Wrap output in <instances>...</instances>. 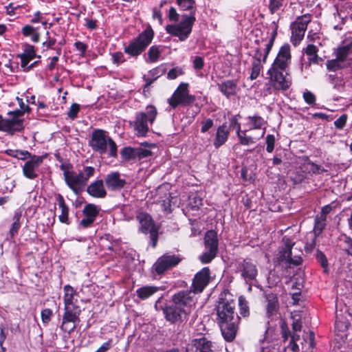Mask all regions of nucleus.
<instances>
[{"label":"nucleus","mask_w":352,"mask_h":352,"mask_svg":"<svg viewBox=\"0 0 352 352\" xmlns=\"http://www.w3.org/2000/svg\"><path fill=\"white\" fill-rule=\"evenodd\" d=\"M235 303L229 293L221 294L217 305V322L224 339L228 342L232 341L236 333L239 320L234 313Z\"/></svg>","instance_id":"1"},{"label":"nucleus","mask_w":352,"mask_h":352,"mask_svg":"<svg viewBox=\"0 0 352 352\" xmlns=\"http://www.w3.org/2000/svg\"><path fill=\"white\" fill-rule=\"evenodd\" d=\"M76 291L70 285L64 287V305L65 312L63 316V322L60 328L64 331L70 333L76 329V323L80 321L79 316L81 310L76 305Z\"/></svg>","instance_id":"2"},{"label":"nucleus","mask_w":352,"mask_h":352,"mask_svg":"<svg viewBox=\"0 0 352 352\" xmlns=\"http://www.w3.org/2000/svg\"><path fill=\"white\" fill-rule=\"evenodd\" d=\"M89 145L100 154L108 153L111 157L117 156L116 144L103 130L96 129L93 131Z\"/></svg>","instance_id":"3"},{"label":"nucleus","mask_w":352,"mask_h":352,"mask_svg":"<svg viewBox=\"0 0 352 352\" xmlns=\"http://www.w3.org/2000/svg\"><path fill=\"white\" fill-rule=\"evenodd\" d=\"M94 168L86 166L79 173L65 170L63 175L65 181L69 188L74 193L78 194L82 190L89 179L94 175Z\"/></svg>","instance_id":"4"},{"label":"nucleus","mask_w":352,"mask_h":352,"mask_svg":"<svg viewBox=\"0 0 352 352\" xmlns=\"http://www.w3.org/2000/svg\"><path fill=\"white\" fill-rule=\"evenodd\" d=\"M157 114L156 108L153 105L146 107L145 111L136 114L135 120L130 123L135 133L139 137L146 135L149 131V125H152Z\"/></svg>","instance_id":"5"},{"label":"nucleus","mask_w":352,"mask_h":352,"mask_svg":"<svg viewBox=\"0 0 352 352\" xmlns=\"http://www.w3.org/2000/svg\"><path fill=\"white\" fill-rule=\"evenodd\" d=\"M269 76L270 87L267 89L269 93H272V90L275 91H286L292 85V80L288 69H278L270 67L267 71Z\"/></svg>","instance_id":"6"},{"label":"nucleus","mask_w":352,"mask_h":352,"mask_svg":"<svg viewBox=\"0 0 352 352\" xmlns=\"http://www.w3.org/2000/svg\"><path fill=\"white\" fill-rule=\"evenodd\" d=\"M153 36V30L150 26L147 27L124 48V52L133 56L140 55L150 45Z\"/></svg>","instance_id":"7"},{"label":"nucleus","mask_w":352,"mask_h":352,"mask_svg":"<svg viewBox=\"0 0 352 352\" xmlns=\"http://www.w3.org/2000/svg\"><path fill=\"white\" fill-rule=\"evenodd\" d=\"M195 21L196 18L193 15L184 14L179 23L166 25V30L168 34L178 37L179 41H184L190 34Z\"/></svg>","instance_id":"8"},{"label":"nucleus","mask_w":352,"mask_h":352,"mask_svg":"<svg viewBox=\"0 0 352 352\" xmlns=\"http://www.w3.org/2000/svg\"><path fill=\"white\" fill-rule=\"evenodd\" d=\"M8 116V118H3L0 115V131L13 134L24 129L23 111H9Z\"/></svg>","instance_id":"9"},{"label":"nucleus","mask_w":352,"mask_h":352,"mask_svg":"<svg viewBox=\"0 0 352 352\" xmlns=\"http://www.w3.org/2000/svg\"><path fill=\"white\" fill-rule=\"evenodd\" d=\"M311 21V15L304 14L298 16L291 25L292 42L297 45L303 38L307 24Z\"/></svg>","instance_id":"10"},{"label":"nucleus","mask_w":352,"mask_h":352,"mask_svg":"<svg viewBox=\"0 0 352 352\" xmlns=\"http://www.w3.org/2000/svg\"><path fill=\"white\" fill-rule=\"evenodd\" d=\"M283 241L285 248L280 250L278 259L280 262H284L288 265H298L302 262V258L299 255L292 256V249L295 243L289 238L284 236Z\"/></svg>","instance_id":"11"},{"label":"nucleus","mask_w":352,"mask_h":352,"mask_svg":"<svg viewBox=\"0 0 352 352\" xmlns=\"http://www.w3.org/2000/svg\"><path fill=\"white\" fill-rule=\"evenodd\" d=\"M140 223V230L145 234L149 233L153 248L156 246L157 241V228L155 226L151 216L146 213H140L137 217Z\"/></svg>","instance_id":"12"},{"label":"nucleus","mask_w":352,"mask_h":352,"mask_svg":"<svg viewBox=\"0 0 352 352\" xmlns=\"http://www.w3.org/2000/svg\"><path fill=\"white\" fill-rule=\"evenodd\" d=\"M194 100L195 97L188 94V84L182 83L169 100V104L173 108H175L179 104H189Z\"/></svg>","instance_id":"13"},{"label":"nucleus","mask_w":352,"mask_h":352,"mask_svg":"<svg viewBox=\"0 0 352 352\" xmlns=\"http://www.w3.org/2000/svg\"><path fill=\"white\" fill-rule=\"evenodd\" d=\"M182 261L178 255L165 254L155 263L153 267L157 274H162L166 270L176 266Z\"/></svg>","instance_id":"14"},{"label":"nucleus","mask_w":352,"mask_h":352,"mask_svg":"<svg viewBox=\"0 0 352 352\" xmlns=\"http://www.w3.org/2000/svg\"><path fill=\"white\" fill-rule=\"evenodd\" d=\"M272 25L273 32L272 38L268 41H261V44H259L258 47L255 50V53L252 58L253 60H261L262 58L263 63L266 62L267 57L272 47L278 28V25L275 22H273Z\"/></svg>","instance_id":"15"},{"label":"nucleus","mask_w":352,"mask_h":352,"mask_svg":"<svg viewBox=\"0 0 352 352\" xmlns=\"http://www.w3.org/2000/svg\"><path fill=\"white\" fill-rule=\"evenodd\" d=\"M291 47L287 43L282 45L270 67L287 70L291 63Z\"/></svg>","instance_id":"16"},{"label":"nucleus","mask_w":352,"mask_h":352,"mask_svg":"<svg viewBox=\"0 0 352 352\" xmlns=\"http://www.w3.org/2000/svg\"><path fill=\"white\" fill-rule=\"evenodd\" d=\"M45 158L44 155H32L23 167V175L30 179L36 178L38 177L37 170Z\"/></svg>","instance_id":"17"},{"label":"nucleus","mask_w":352,"mask_h":352,"mask_svg":"<svg viewBox=\"0 0 352 352\" xmlns=\"http://www.w3.org/2000/svg\"><path fill=\"white\" fill-rule=\"evenodd\" d=\"M194 294L192 290L179 292L174 295L173 302L182 309H188L189 312L191 307L195 305Z\"/></svg>","instance_id":"18"},{"label":"nucleus","mask_w":352,"mask_h":352,"mask_svg":"<svg viewBox=\"0 0 352 352\" xmlns=\"http://www.w3.org/2000/svg\"><path fill=\"white\" fill-rule=\"evenodd\" d=\"M210 270L208 267L203 268L195 276L192 281V292L200 293L209 282Z\"/></svg>","instance_id":"19"},{"label":"nucleus","mask_w":352,"mask_h":352,"mask_svg":"<svg viewBox=\"0 0 352 352\" xmlns=\"http://www.w3.org/2000/svg\"><path fill=\"white\" fill-rule=\"evenodd\" d=\"M100 210V207L94 204L86 205L82 210L85 217L80 221V225L84 228L89 227L94 222Z\"/></svg>","instance_id":"20"},{"label":"nucleus","mask_w":352,"mask_h":352,"mask_svg":"<svg viewBox=\"0 0 352 352\" xmlns=\"http://www.w3.org/2000/svg\"><path fill=\"white\" fill-rule=\"evenodd\" d=\"M239 270L241 276L246 283H249L254 280L257 276V268L254 264L251 262L243 261L239 264Z\"/></svg>","instance_id":"21"},{"label":"nucleus","mask_w":352,"mask_h":352,"mask_svg":"<svg viewBox=\"0 0 352 352\" xmlns=\"http://www.w3.org/2000/svg\"><path fill=\"white\" fill-rule=\"evenodd\" d=\"M164 312L166 319L172 322H175L184 318L188 313V309H182L174 304L173 306L166 308Z\"/></svg>","instance_id":"22"},{"label":"nucleus","mask_w":352,"mask_h":352,"mask_svg":"<svg viewBox=\"0 0 352 352\" xmlns=\"http://www.w3.org/2000/svg\"><path fill=\"white\" fill-rule=\"evenodd\" d=\"M265 122L263 118L258 116H248L245 118L243 124L244 129L248 131L256 130L257 132L262 131L265 127Z\"/></svg>","instance_id":"23"},{"label":"nucleus","mask_w":352,"mask_h":352,"mask_svg":"<svg viewBox=\"0 0 352 352\" xmlns=\"http://www.w3.org/2000/svg\"><path fill=\"white\" fill-rule=\"evenodd\" d=\"M105 183L109 189L118 190L124 186L126 182L124 179L120 177L119 173L113 172L107 175Z\"/></svg>","instance_id":"24"},{"label":"nucleus","mask_w":352,"mask_h":352,"mask_svg":"<svg viewBox=\"0 0 352 352\" xmlns=\"http://www.w3.org/2000/svg\"><path fill=\"white\" fill-rule=\"evenodd\" d=\"M249 132L245 129L236 134L239 138V143L241 145L248 146L250 144H255L256 141L262 138L265 134V129H263L262 131L257 132L255 135H248L247 133Z\"/></svg>","instance_id":"25"},{"label":"nucleus","mask_w":352,"mask_h":352,"mask_svg":"<svg viewBox=\"0 0 352 352\" xmlns=\"http://www.w3.org/2000/svg\"><path fill=\"white\" fill-rule=\"evenodd\" d=\"M19 57L21 58V65L23 68V70H28L29 69L32 67L36 63H34L31 65L28 66L29 62L36 57L34 47L30 45H25L23 52L21 54H19Z\"/></svg>","instance_id":"26"},{"label":"nucleus","mask_w":352,"mask_h":352,"mask_svg":"<svg viewBox=\"0 0 352 352\" xmlns=\"http://www.w3.org/2000/svg\"><path fill=\"white\" fill-rule=\"evenodd\" d=\"M230 135V129L226 123L219 126L216 132L215 139L214 140V146L218 148L226 143Z\"/></svg>","instance_id":"27"},{"label":"nucleus","mask_w":352,"mask_h":352,"mask_svg":"<svg viewBox=\"0 0 352 352\" xmlns=\"http://www.w3.org/2000/svg\"><path fill=\"white\" fill-rule=\"evenodd\" d=\"M87 192L91 196L96 198H103L107 194L101 179L91 183L87 188Z\"/></svg>","instance_id":"28"},{"label":"nucleus","mask_w":352,"mask_h":352,"mask_svg":"<svg viewBox=\"0 0 352 352\" xmlns=\"http://www.w3.org/2000/svg\"><path fill=\"white\" fill-rule=\"evenodd\" d=\"M206 250H210L217 252L218 239L217 232L214 230H209L204 237Z\"/></svg>","instance_id":"29"},{"label":"nucleus","mask_w":352,"mask_h":352,"mask_svg":"<svg viewBox=\"0 0 352 352\" xmlns=\"http://www.w3.org/2000/svg\"><path fill=\"white\" fill-rule=\"evenodd\" d=\"M218 86L220 91L227 98L234 96L236 93V83L233 80L225 81L219 84Z\"/></svg>","instance_id":"30"},{"label":"nucleus","mask_w":352,"mask_h":352,"mask_svg":"<svg viewBox=\"0 0 352 352\" xmlns=\"http://www.w3.org/2000/svg\"><path fill=\"white\" fill-rule=\"evenodd\" d=\"M56 200L58 204V206L61 210V213L58 216V220L65 224H69V208L66 206L65 200L62 195H58L56 197Z\"/></svg>","instance_id":"31"},{"label":"nucleus","mask_w":352,"mask_h":352,"mask_svg":"<svg viewBox=\"0 0 352 352\" xmlns=\"http://www.w3.org/2000/svg\"><path fill=\"white\" fill-rule=\"evenodd\" d=\"M193 344L199 352H213L212 342L206 338L195 339Z\"/></svg>","instance_id":"32"},{"label":"nucleus","mask_w":352,"mask_h":352,"mask_svg":"<svg viewBox=\"0 0 352 352\" xmlns=\"http://www.w3.org/2000/svg\"><path fill=\"white\" fill-rule=\"evenodd\" d=\"M177 5L184 11H189L188 15L195 16L197 11L195 0H177Z\"/></svg>","instance_id":"33"},{"label":"nucleus","mask_w":352,"mask_h":352,"mask_svg":"<svg viewBox=\"0 0 352 352\" xmlns=\"http://www.w3.org/2000/svg\"><path fill=\"white\" fill-rule=\"evenodd\" d=\"M158 291V288L154 286H143L136 290L137 296L141 300H145Z\"/></svg>","instance_id":"34"},{"label":"nucleus","mask_w":352,"mask_h":352,"mask_svg":"<svg viewBox=\"0 0 352 352\" xmlns=\"http://www.w3.org/2000/svg\"><path fill=\"white\" fill-rule=\"evenodd\" d=\"M37 28L26 25L22 28L21 32L25 36H30L33 42L38 43L39 41L40 34L37 32Z\"/></svg>","instance_id":"35"},{"label":"nucleus","mask_w":352,"mask_h":352,"mask_svg":"<svg viewBox=\"0 0 352 352\" xmlns=\"http://www.w3.org/2000/svg\"><path fill=\"white\" fill-rule=\"evenodd\" d=\"M267 311L270 315L274 314L278 308V299L275 294L270 293L266 295Z\"/></svg>","instance_id":"36"},{"label":"nucleus","mask_w":352,"mask_h":352,"mask_svg":"<svg viewBox=\"0 0 352 352\" xmlns=\"http://www.w3.org/2000/svg\"><path fill=\"white\" fill-rule=\"evenodd\" d=\"M161 55V50L160 47L156 45L151 46L148 51V59L146 60L147 63H156L159 60Z\"/></svg>","instance_id":"37"},{"label":"nucleus","mask_w":352,"mask_h":352,"mask_svg":"<svg viewBox=\"0 0 352 352\" xmlns=\"http://www.w3.org/2000/svg\"><path fill=\"white\" fill-rule=\"evenodd\" d=\"M351 54V45L340 47L337 50L336 58L343 63Z\"/></svg>","instance_id":"38"},{"label":"nucleus","mask_w":352,"mask_h":352,"mask_svg":"<svg viewBox=\"0 0 352 352\" xmlns=\"http://www.w3.org/2000/svg\"><path fill=\"white\" fill-rule=\"evenodd\" d=\"M326 219H327L326 217H324V215L318 216L315 219L314 234L316 236L322 233V230L324 229L326 226Z\"/></svg>","instance_id":"39"},{"label":"nucleus","mask_w":352,"mask_h":352,"mask_svg":"<svg viewBox=\"0 0 352 352\" xmlns=\"http://www.w3.org/2000/svg\"><path fill=\"white\" fill-rule=\"evenodd\" d=\"M305 54L309 56L311 63H317L318 56L317 54L316 47L314 45H308L305 48Z\"/></svg>","instance_id":"40"},{"label":"nucleus","mask_w":352,"mask_h":352,"mask_svg":"<svg viewBox=\"0 0 352 352\" xmlns=\"http://www.w3.org/2000/svg\"><path fill=\"white\" fill-rule=\"evenodd\" d=\"M262 68H263V65L261 63V60L252 59V72L250 74V79L251 80L256 79L258 76Z\"/></svg>","instance_id":"41"},{"label":"nucleus","mask_w":352,"mask_h":352,"mask_svg":"<svg viewBox=\"0 0 352 352\" xmlns=\"http://www.w3.org/2000/svg\"><path fill=\"white\" fill-rule=\"evenodd\" d=\"M136 155V148H133L131 147H125L121 151L122 157L126 160L137 158Z\"/></svg>","instance_id":"42"},{"label":"nucleus","mask_w":352,"mask_h":352,"mask_svg":"<svg viewBox=\"0 0 352 352\" xmlns=\"http://www.w3.org/2000/svg\"><path fill=\"white\" fill-rule=\"evenodd\" d=\"M217 253L210 250H206V252L200 256L199 259L202 263H208L216 256Z\"/></svg>","instance_id":"43"},{"label":"nucleus","mask_w":352,"mask_h":352,"mask_svg":"<svg viewBox=\"0 0 352 352\" xmlns=\"http://www.w3.org/2000/svg\"><path fill=\"white\" fill-rule=\"evenodd\" d=\"M341 63L342 62L336 58L327 60L326 65L328 70L335 72L342 67Z\"/></svg>","instance_id":"44"},{"label":"nucleus","mask_w":352,"mask_h":352,"mask_svg":"<svg viewBox=\"0 0 352 352\" xmlns=\"http://www.w3.org/2000/svg\"><path fill=\"white\" fill-rule=\"evenodd\" d=\"M239 306L241 314L243 316H246L249 314V308L248 302L243 296L239 298Z\"/></svg>","instance_id":"45"},{"label":"nucleus","mask_w":352,"mask_h":352,"mask_svg":"<svg viewBox=\"0 0 352 352\" xmlns=\"http://www.w3.org/2000/svg\"><path fill=\"white\" fill-rule=\"evenodd\" d=\"M283 0H270L269 9L271 13L276 12L281 7Z\"/></svg>","instance_id":"46"},{"label":"nucleus","mask_w":352,"mask_h":352,"mask_svg":"<svg viewBox=\"0 0 352 352\" xmlns=\"http://www.w3.org/2000/svg\"><path fill=\"white\" fill-rule=\"evenodd\" d=\"M79 110H80L79 104H78L76 103L72 104L67 112L68 117L72 120L75 119L77 117V114L79 112Z\"/></svg>","instance_id":"47"},{"label":"nucleus","mask_w":352,"mask_h":352,"mask_svg":"<svg viewBox=\"0 0 352 352\" xmlns=\"http://www.w3.org/2000/svg\"><path fill=\"white\" fill-rule=\"evenodd\" d=\"M172 199L173 198L170 197V195H168L165 199L160 201L161 206H162L164 211H165L166 212H170Z\"/></svg>","instance_id":"48"},{"label":"nucleus","mask_w":352,"mask_h":352,"mask_svg":"<svg viewBox=\"0 0 352 352\" xmlns=\"http://www.w3.org/2000/svg\"><path fill=\"white\" fill-rule=\"evenodd\" d=\"M275 138L273 135H267L266 137V150L268 153H272L274 148Z\"/></svg>","instance_id":"49"},{"label":"nucleus","mask_w":352,"mask_h":352,"mask_svg":"<svg viewBox=\"0 0 352 352\" xmlns=\"http://www.w3.org/2000/svg\"><path fill=\"white\" fill-rule=\"evenodd\" d=\"M213 124H214L213 120H211L210 118L204 119L201 122V131L202 133L207 132L210 129H211L212 127Z\"/></svg>","instance_id":"50"},{"label":"nucleus","mask_w":352,"mask_h":352,"mask_svg":"<svg viewBox=\"0 0 352 352\" xmlns=\"http://www.w3.org/2000/svg\"><path fill=\"white\" fill-rule=\"evenodd\" d=\"M113 63L116 65H119L120 63L125 61L124 54L120 52H116L111 55Z\"/></svg>","instance_id":"51"},{"label":"nucleus","mask_w":352,"mask_h":352,"mask_svg":"<svg viewBox=\"0 0 352 352\" xmlns=\"http://www.w3.org/2000/svg\"><path fill=\"white\" fill-rule=\"evenodd\" d=\"M14 219H15V221L12 223V228L10 231V234L12 236L15 235L17 233V232L20 228V222H19L20 215H18V214L15 215Z\"/></svg>","instance_id":"52"},{"label":"nucleus","mask_w":352,"mask_h":352,"mask_svg":"<svg viewBox=\"0 0 352 352\" xmlns=\"http://www.w3.org/2000/svg\"><path fill=\"white\" fill-rule=\"evenodd\" d=\"M52 316V311L50 309H45L41 311V319L43 322L47 324Z\"/></svg>","instance_id":"53"},{"label":"nucleus","mask_w":352,"mask_h":352,"mask_svg":"<svg viewBox=\"0 0 352 352\" xmlns=\"http://www.w3.org/2000/svg\"><path fill=\"white\" fill-rule=\"evenodd\" d=\"M136 157L138 159L146 157L151 155V152L149 150L143 148H136Z\"/></svg>","instance_id":"54"},{"label":"nucleus","mask_w":352,"mask_h":352,"mask_svg":"<svg viewBox=\"0 0 352 352\" xmlns=\"http://www.w3.org/2000/svg\"><path fill=\"white\" fill-rule=\"evenodd\" d=\"M317 258L320 263L322 267L325 272H327L328 267V262L325 255L322 252H320L317 254Z\"/></svg>","instance_id":"55"},{"label":"nucleus","mask_w":352,"mask_h":352,"mask_svg":"<svg viewBox=\"0 0 352 352\" xmlns=\"http://www.w3.org/2000/svg\"><path fill=\"white\" fill-rule=\"evenodd\" d=\"M303 98L307 104H313L315 103L316 97L314 95V94H312L309 91H307L304 92Z\"/></svg>","instance_id":"56"},{"label":"nucleus","mask_w":352,"mask_h":352,"mask_svg":"<svg viewBox=\"0 0 352 352\" xmlns=\"http://www.w3.org/2000/svg\"><path fill=\"white\" fill-rule=\"evenodd\" d=\"M346 120H347V117L346 115L341 116L339 118H338L334 122V124H335L336 127L339 129H342L346 124Z\"/></svg>","instance_id":"57"},{"label":"nucleus","mask_w":352,"mask_h":352,"mask_svg":"<svg viewBox=\"0 0 352 352\" xmlns=\"http://www.w3.org/2000/svg\"><path fill=\"white\" fill-rule=\"evenodd\" d=\"M32 155L28 151H20L18 150L16 155V158L21 160H25L30 158Z\"/></svg>","instance_id":"58"},{"label":"nucleus","mask_w":352,"mask_h":352,"mask_svg":"<svg viewBox=\"0 0 352 352\" xmlns=\"http://www.w3.org/2000/svg\"><path fill=\"white\" fill-rule=\"evenodd\" d=\"M230 127H232L236 130V133H239L241 131V127L240 123L238 122L236 116H234L230 119Z\"/></svg>","instance_id":"59"},{"label":"nucleus","mask_w":352,"mask_h":352,"mask_svg":"<svg viewBox=\"0 0 352 352\" xmlns=\"http://www.w3.org/2000/svg\"><path fill=\"white\" fill-rule=\"evenodd\" d=\"M182 74V71L179 68H173L170 69L168 73V78L169 79H175L177 76Z\"/></svg>","instance_id":"60"},{"label":"nucleus","mask_w":352,"mask_h":352,"mask_svg":"<svg viewBox=\"0 0 352 352\" xmlns=\"http://www.w3.org/2000/svg\"><path fill=\"white\" fill-rule=\"evenodd\" d=\"M168 18L170 21H177L179 19V14H177L176 9L171 7L168 12Z\"/></svg>","instance_id":"61"},{"label":"nucleus","mask_w":352,"mask_h":352,"mask_svg":"<svg viewBox=\"0 0 352 352\" xmlns=\"http://www.w3.org/2000/svg\"><path fill=\"white\" fill-rule=\"evenodd\" d=\"M193 66L196 69H200L204 67L203 58L200 56H196L193 60Z\"/></svg>","instance_id":"62"},{"label":"nucleus","mask_w":352,"mask_h":352,"mask_svg":"<svg viewBox=\"0 0 352 352\" xmlns=\"http://www.w3.org/2000/svg\"><path fill=\"white\" fill-rule=\"evenodd\" d=\"M16 100L18 101V104L21 108V109L19 111H23V115L24 114L25 112L29 111V110H30L29 107L28 105L25 104L22 98L17 96Z\"/></svg>","instance_id":"63"},{"label":"nucleus","mask_w":352,"mask_h":352,"mask_svg":"<svg viewBox=\"0 0 352 352\" xmlns=\"http://www.w3.org/2000/svg\"><path fill=\"white\" fill-rule=\"evenodd\" d=\"M111 340L103 343L96 352H106L111 347Z\"/></svg>","instance_id":"64"}]
</instances>
